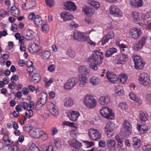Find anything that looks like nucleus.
I'll return each mask as SVG.
<instances>
[{
  "mask_svg": "<svg viewBox=\"0 0 151 151\" xmlns=\"http://www.w3.org/2000/svg\"><path fill=\"white\" fill-rule=\"evenodd\" d=\"M103 55L101 52L96 50L93 53L92 56L89 57L88 60L92 63L97 64L99 65L102 63Z\"/></svg>",
  "mask_w": 151,
  "mask_h": 151,
  "instance_id": "1",
  "label": "nucleus"
},
{
  "mask_svg": "<svg viewBox=\"0 0 151 151\" xmlns=\"http://www.w3.org/2000/svg\"><path fill=\"white\" fill-rule=\"evenodd\" d=\"M143 14L142 13H139L137 11H134L132 13L131 17L134 23L142 26L145 24V21L143 19Z\"/></svg>",
  "mask_w": 151,
  "mask_h": 151,
  "instance_id": "2",
  "label": "nucleus"
},
{
  "mask_svg": "<svg viewBox=\"0 0 151 151\" xmlns=\"http://www.w3.org/2000/svg\"><path fill=\"white\" fill-rule=\"evenodd\" d=\"M83 102L85 106L89 108H94L96 105L97 102L94 97L92 96H86Z\"/></svg>",
  "mask_w": 151,
  "mask_h": 151,
  "instance_id": "3",
  "label": "nucleus"
},
{
  "mask_svg": "<svg viewBox=\"0 0 151 151\" xmlns=\"http://www.w3.org/2000/svg\"><path fill=\"white\" fill-rule=\"evenodd\" d=\"M139 83L145 87H149L150 84V80L148 75L145 73H142L138 76Z\"/></svg>",
  "mask_w": 151,
  "mask_h": 151,
  "instance_id": "4",
  "label": "nucleus"
},
{
  "mask_svg": "<svg viewBox=\"0 0 151 151\" xmlns=\"http://www.w3.org/2000/svg\"><path fill=\"white\" fill-rule=\"evenodd\" d=\"M100 114L101 116L109 119H113L114 117L112 110L108 107H104L100 110Z\"/></svg>",
  "mask_w": 151,
  "mask_h": 151,
  "instance_id": "5",
  "label": "nucleus"
},
{
  "mask_svg": "<svg viewBox=\"0 0 151 151\" xmlns=\"http://www.w3.org/2000/svg\"><path fill=\"white\" fill-rule=\"evenodd\" d=\"M134 61L135 68L137 69H141L143 68L144 63L142 58L140 56L134 55L132 57Z\"/></svg>",
  "mask_w": 151,
  "mask_h": 151,
  "instance_id": "6",
  "label": "nucleus"
},
{
  "mask_svg": "<svg viewBox=\"0 0 151 151\" xmlns=\"http://www.w3.org/2000/svg\"><path fill=\"white\" fill-rule=\"evenodd\" d=\"M88 135L90 138L93 140H97L101 137V135L99 131L96 129H90L88 132Z\"/></svg>",
  "mask_w": 151,
  "mask_h": 151,
  "instance_id": "7",
  "label": "nucleus"
},
{
  "mask_svg": "<svg viewBox=\"0 0 151 151\" xmlns=\"http://www.w3.org/2000/svg\"><path fill=\"white\" fill-rule=\"evenodd\" d=\"M114 127V123L113 122H108L106 124L104 128V131L107 133L108 137L110 138L113 135Z\"/></svg>",
  "mask_w": 151,
  "mask_h": 151,
  "instance_id": "8",
  "label": "nucleus"
},
{
  "mask_svg": "<svg viewBox=\"0 0 151 151\" xmlns=\"http://www.w3.org/2000/svg\"><path fill=\"white\" fill-rule=\"evenodd\" d=\"M106 76L108 81L113 83H116L117 82L121 83L122 82V78H118L115 74L109 72L108 71L106 73Z\"/></svg>",
  "mask_w": 151,
  "mask_h": 151,
  "instance_id": "9",
  "label": "nucleus"
},
{
  "mask_svg": "<svg viewBox=\"0 0 151 151\" xmlns=\"http://www.w3.org/2000/svg\"><path fill=\"white\" fill-rule=\"evenodd\" d=\"M110 14L116 17H120L122 16V11L116 5H111L109 8Z\"/></svg>",
  "mask_w": 151,
  "mask_h": 151,
  "instance_id": "10",
  "label": "nucleus"
},
{
  "mask_svg": "<svg viewBox=\"0 0 151 151\" xmlns=\"http://www.w3.org/2000/svg\"><path fill=\"white\" fill-rule=\"evenodd\" d=\"M142 33V31L139 29L134 27L129 31V35L131 37L134 39L139 38Z\"/></svg>",
  "mask_w": 151,
  "mask_h": 151,
  "instance_id": "11",
  "label": "nucleus"
},
{
  "mask_svg": "<svg viewBox=\"0 0 151 151\" xmlns=\"http://www.w3.org/2000/svg\"><path fill=\"white\" fill-rule=\"evenodd\" d=\"M78 82L77 80L75 78H71L68 79L64 85L65 89L68 90L72 88Z\"/></svg>",
  "mask_w": 151,
  "mask_h": 151,
  "instance_id": "12",
  "label": "nucleus"
},
{
  "mask_svg": "<svg viewBox=\"0 0 151 151\" xmlns=\"http://www.w3.org/2000/svg\"><path fill=\"white\" fill-rule=\"evenodd\" d=\"M28 49L31 53L39 54L40 52L38 46L36 43H30L29 45Z\"/></svg>",
  "mask_w": 151,
  "mask_h": 151,
  "instance_id": "13",
  "label": "nucleus"
},
{
  "mask_svg": "<svg viewBox=\"0 0 151 151\" xmlns=\"http://www.w3.org/2000/svg\"><path fill=\"white\" fill-rule=\"evenodd\" d=\"M66 10H69L70 12H74L76 9V6L74 2L67 1L63 3Z\"/></svg>",
  "mask_w": 151,
  "mask_h": 151,
  "instance_id": "14",
  "label": "nucleus"
},
{
  "mask_svg": "<svg viewBox=\"0 0 151 151\" xmlns=\"http://www.w3.org/2000/svg\"><path fill=\"white\" fill-rule=\"evenodd\" d=\"M73 37L75 40L78 41L85 42L86 40V37L83 34L78 31L74 32L73 35Z\"/></svg>",
  "mask_w": 151,
  "mask_h": 151,
  "instance_id": "15",
  "label": "nucleus"
},
{
  "mask_svg": "<svg viewBox=\"0 0 151 151\" xmlns=\"http://www.w3.org/2000/svg\"><path fill=\"white\" fill-rule=\"evenodd\" d=\"M68 143L70 146L76 149H79L82 145L81 143L74 139H70L68 141Z\"/></svg>",
  "mask_w": 151,
  "mask_h": 151,
  "instance_id": "16",
  "label": "nucleus"
},
{
  "mask_svg": "<svg viewBox=\"0 0 151 151\" xmlns=\"http://www.w3.org/2000/svg\"><path fill=\"white\" fill-rule=\"evenodd\" d=\"M143 4L142 0H130L129 4L134 8L141 7Z\"/></svg>",
  "mask_w": 151,
  "mask_h": 151,
  "instance_id": "17",
  "label": "nucleus"
},
{
  "mask_svg": "<svg viewBox=\"0 0 151 151\" xmlns=\"http://www.w3.org/2000/svg\"><path fill=\"white\" fill-rule=\"evenodd\" d=\"M60 16L63 19L64 21L71 20L74 18L73 15L70 13L66 11L61 12Z\"/></svg>",
  "mask_w": 151,
  "mask_h": 151,
  "instance_id": "18",
  "label": "nucleus"
},
{
  "mask_svg": "<svg viewBox=\"0 0 151 151\" xmlns=\"http://www.w3.org/2000/svg\"><path fill=\"white\" fill-rule=\"evenodd\" d=\"M106 146L111 151H114L116 150V142L114 140L108 139L106 142Z\"/></svg>",
  "mask_w": 151,
  "mask_h": 151,
  "instance_id": "19",
  "label": "nucleus"
},
{
  "mask_svg": "<svg viewBox=\"0 0 151 151\" xmlns=\"http://www.w3.org/2000/svg\"><path fill=\"white\" fill-rule=\"evenodd\" d=\"M99 102L101 105H107V104L110 102V97L107 95L102 96L100 97Z\"/></svg>",
  "mask_w": 151,
  "mask_h": 151,
  "instance_id": "20",
  "label": "nucleus"
},
{
  "mask_svg": "<svg viewBox=\"0 0 151 151\" xmlns=\"http://www.w3.org/2000/svg\"><path fill=\"white\" fill-rule=\"evenodd\" d=\"M146 41V39L145 37H143L142 39L140 40L138 43L134 45V48L136 50H139L141 49L143 45L145 44Z\"/></svg>",
  "mask_w": 151,
  "mask_h": 151,
  "instance_id": "21",
  "label": "nucleus"
},
{
  "mask_svg": "<svg viewBox=\"0 0 151 151\" xmlns=\"http://www.w3.org/2000/svg\"><path fill=\"white\" fill-rule=\"evenodd\" d=\"M69 119L73 121H77L79 116V114L77 111H73L70 113L68 115Z\"/></svg>",
  "mask_w": 151,
  "mask_h": 151,
  "instance_id": "22",
  "label": "nucleus"
},
{
  "mask_svg": "<svg viewBox=\"0 0 151 151\" xmlns=\"http://www.w3.org/2000/svg\"><path fill=\"white\" fill-rule=\"evenodd\" d=\"M132 140V145L134 148L138 149L140 147L141 141L140 139L138 137H134Z\"/></svg>",
  "mask_w": 151,
  "mask_h": 151,
  "instance_id": "23",
  "label": "nucleus"
},
{
  "mask_svg": "<svg viewBox=\"0 0 151 151\" xmlns=\"http://www.w3.org/2000/svg\"><path fill=\"white\" fill-rule=\"evenodd\" d=\"M129 47L123 44V61L126 62L128 60L127 54L129 52Z\"/></svg>",
  "mask_w": 151,
  "mask_h": 151,
  "instance_id": "24",
  "label": "nucleus"
},
{
  "mask_svg": "<svg viewBox=\"0 0 151 151\" xmlns=\"http://www.w3.org/2000/svg\"><path fill=\"white\" fill-rule=\"evenodd\" d=\"M115 139L118 142V147L120 148L119 151H123V149H122L123 147L122 136V135H117L115 137Z\"/></svg>",
  "mask_w": 151,
  "mask_h": 151,
  "instance_id": "25",
  "label": "nucleus"
},
{
  "mask_svg": "<svg viewBox=\"0 0 151 151\" xmlns=\"http://www.w3.org/2000/svg\"><path fill=\"white\" fill-rule=\"evenodd\" d=\"M50 105L51 108L49 109L50 112L54 116H57L58 115V112L57 106L52 103H51Z\"/></svg>",
  "mask_w": 151,
  "mask_h": 151,
  "instance_id": "26",
  "label": "nucleus"
},
{
  "mask_svg": "<svg viewBox=\"0 0 151 151\" xmlns=\"http://www.w3.org/2000/svg\"><path fill=\"white\" fill-rule=\"evenodd\" d=\"M24 37L27 40H32L33 38V33L31 30L26 29L24 31Z\"/></svg>",
  "mask_w": 151,
  "mask_h": 151,
  "instance_id": "27",
  "label": "nucleus"
},
{
  "mask_svg": "<svg viewBox=\"0 0 151 151\" xmlns=\"http://www.w3.org/2000/svg\"><path fill=\"white\" fill-rule=\"evenodd\" d=\"M31 83L37 84L39 83L41 79V76L39 73H35L32 75L31 77Z\"/></svg>",
  "mask_w": 151,
  "mask_h": 151,
  "instance_id": "28",
  "label": "nucleus"
},
{
  "mask_svg": "<svg viewBox=\"0 0 151 151\" xmlns=\"http://www.w3.org/2000/svg\"><path fill=\"white\" fill-rule=\"evenodd\" d=\"M79 86L80 87H83L85 86L87 82V77L82 75L79 76Z\"/></svg>",
  "mask_w": 151,
  "mask_h": 151,
  "instance_id": "29",
  "label": "nucleus"
},
{
  "mask_svg": "<svg viewBox=\"0 0 151 151\" xmlns=\"http://www.w3.org/2000/svg\"><path fill=\"white\" fill-rule=\"evenodd\" d=\"M43 133V131L41 130L38 129H36L31 131L32 135L33 137L36 138H38L40 137V135Z\"/></svg>",
  "mask_w": 151,
  "mask_h": 151,
  "instance_id": "30",
  "label": "nucleus"
},
{
  "mask_svg": "<svg viewBox=\"0 0 151 151\" xmlns=\"http://www.w3.org/2000/svg\"><path fill=\"white\" fill-rule=\"evenodd\" d=\"M64 105L66 107H70L73 105V100L69 97H67L64 100Z\"/></svg>",
  "mask_w": 151,
  "mask_h": 151,
  "instance_id": "31",
  "label": "nucleus"
},
{
  "mask_svg": "<svg viewBox=\"0 0 151 151\" xmlns=\"http://www.w3.org/2000/svg\"><path fill=\"white\" fill-rule=\"evenodd\" d=\"M78 70L80 73L85 75H88L89 72V70L85 66H79Z\"/></svg>",
  "mask_w": 151,
  "mask_h": 151,
  "instance_id": "32",
  "label": "nucleus"
},
{
  "mask_svg": "<svg viewBox=\"0 0 151 151\" xmlns=\"http://www.w3.org/2000/svg\"><path fill=\"white\" fill-rule=\"evenodd\" d=\"M123 137H127L131 134L132 131V126H128V127H123Z\"/></svg>",
  "mask_w": 151,
  "mask_h": 151,
  "instance_id": "33",
  "label": "nucleus"
},
{
  "mask_svg": "<svg viewBox=\"0 0 151 151\" xmlns=\"http://www.w3.org/2000/svg\"><path fill=\"white\" fill-rule=\"evenodd\" d=\"M83 10L85 14L87 16L93 15L94 13V9L91 6H86Z\"/></svg>",
  "mask_w": 151,
  "mask_h": 151,
  "instance_id": "34",
  "label": "nucleus"
},
{
  "mask_svg": "<svg viewBox=\"0 0 151 151\" xmlns=\"http://www.w3.org/2000/svg\"><path fill=\"white\" fill-rule=\"evenodd\" d=\"M139 117L141 122H145L148 119V114L146 113L141 111L139 112Z\"/></svg>",
  "mask_w": 151,
  "mask_h": 151,
  "instance_id": "35",
  "label": "nucleus"
},
{
  "mask_svg": "<svg viewBox=\"0 0 151 151\" xmlns=\"http://www.w3.org/2000/svg\"><path fill=\"white\" fill-rule=\"evenodd\" d=\"M117 49L115 48H109L105 53V56L107 57L110 56L112 54L117 52Z\"/></svg>",
  "mask_w": 151,
  "mask_h": 151,
  "instance_id": "36",
  "label": "nucleus"
},
{
  "mask_svg": "<svg viewBox=\"0 0 151 151\" xmlns=\"http://www.w3.org/2000/svg\"><path fill=\"white\" fill-rule=\"evenodd\" d=\"M90 82L93 85L98 84L100 82V80L97 77L93 76L90 78Z\"/></svg>",
  "mask_w": 151,
  "mask_h": 151,
  "instance_id": "37",
  "label": "nucleus"
},
{
  "mask_svg": "<svg viewBox=\"0 0 151 151\" xmlns=\"http://www.w3.org/2000/svg\"><path fill=\"white\" fill-rule=\"evenodd\" d=\"M10 10L12 15L15 17L18 16L19 14V10L15 6H12Z\"/></svg>",
  "mask_w": 151,
  "mask_h": 151,
  "instance_id": "38",
  "label": "nucleus"
},
{
  "mask_svg": "<svg viewBox=\"0 0 151 151\" xmlns=\"http://www.w3.org/2000/svg\"><path fill=\"white\" fill-rule=\"evenodd\" d=\"M34 21L35 24L37 26L40 25L42 24V19L39 15L36 16L34 17Z\"/></svg>",
  "mask_w": 151,
  "mask_h": 151,
  "instance_id": "39",
  "label": "nucleus"
},
{
  "mask_svg": "<svg viewBox=\"0 0 151 151\" xmlns=\"http://www.w3.org/2000/svg\"><path fill=\"white\" fill-rule=\"evenodd\" d=\"M138 130L140 132V133L143 134L146 133L148 130V127L145 125H141L139 126L137 128Z\"/></svg>",
  "mask_w": 151,
  "mask_h": 151,
  "instance_id": "40",
  "label": "nucleus"
},
{
  "mask_svg": "<svg viewBox=\"0 0 151 151\" xmlns=\"http://www.w3.org/2000/svg\"><path fill=\"white\" fill-rule=\"evenodd\" d=\"M46 101L45 100H44V99H42V98H40V99L38 100V101L35 104V107H37L40 105L42 106L44 105L46 103Z\"/></svg>",
  "mask_w": 151,
  "mask_h": 151,
  "instance_id": "41",
  "label": "nucleus"
},
{
  "mask_svg": "<svg viewBox=\"0 0 151 151\" xmlns=\"http://www.w3.org/2000/svg\"><path fill=\"white\" fill-rule=\"evenodd\" d=\"M50 55V53L49 51H46L42 52V56L43 59H47L49 58Z\"/></svg>",
  "mask_w": 151,
  "mask_h": 151,
  "instance_id": "42",
  "label": "nucleus"
},
{
  "mask_svg": "<svg viewBox=\"0 0 151 151\" xmlns=\"http://www.w3.org/2000/svg\"><path fill=\"white\" fill-rule=\"evenodd\" d=\"M66 54L72 58L74 57L76 55V52L71 48H68L67 50Z\"/></svg>",
  "mask_w": 151,
  "mask_h": 151,
  "instance_id": "43",
  "label": "nucleus"
},
{
  "mask_svg": "<svg viewBox=\"0 0 151 151\" xmlns=\"http://www.w3.org/2000/svg\"><path fill=\"white\" fill-rule=\"evenodd\" d=\"M89 3L91 5L93 6L96 9L98 8L100 6L99 3L94 1H89Z\"/></svg>",
  "mask_w": 151,
  "mask_h": 151,
  "instance_id": "44",
  "label": "nucleus"
},
{
  "mask_svg": "<svg viewBox=\"0 0 151 151\" xmlns=\"http://www.w3.org/2000/svg\"><path fill=\"white\" fill-rule=\"evenodd\" d=\"M123 87L122 86H117L116 90V93L118 95L121 96L122 95Z\"/></svg>",
  "mask_w": 151,
  "mask_h": 151,
  "instance_id": "45",
  "label": "nucleus"
},
{
  "mask_svg": "<svg viewBox=\"0 0 151 151\" xmlns=\"http://www.w3.org/2000/svg\"><path fill=\"white\" fill-rule=\"evenodd\" d=\"M46 4L49 7H51L55 5L53 0H45Z\"/></svg>",
  "mask_w": 151,
  "mask_h": 151,
  "instance_id": "46",
  "label": "nucleus"
},
{
  "mask_svg": "<svg viewBox=\"0 0 151 151\" xmlns=\"http://www.w3.org/2000/svg\"><path fill=\"white\" fill-rule=\"evenodd\" d=\"M23 129L24 131L28 132L31 133V131L32 130L31 129V127L30 126L29 124H27L23 127Z\"/></svg>",
  "mask_w": 151,
  "mask_h": 151,
  "instance_id": "47",
  "label": "nucleus"
},
{
  "mask_svg": "<svg viewBox=\"0 0 151 151\" xmlns=\"http://www.w3.org/2000/svg\"><path fill=\"white\" fill-rule=\"evenodd\" d=\"M106 36L109 40L112 39L114 37V34L112 31H111L108 33Z\"/></svg>",
  "mask_w": 151,
  "mask_h": 151,
  "instance_id": "48",
  "label": "nucleus"
},
{
  "mask_svg": "<svg viewBox=\"0 0 151 151\" xmlns=\"http://www.w3.org/2000/svg\"><path fill=\"white\" fill-rule=\"evenodd\" d=\"M143 19L145 20L148 19L149 18H151V12H148L145 14H143Z\"/></svg>",
  "mask_w": 151,
  "mask_h": 151,
  "instance_id": "49",
  "label": "nucleus"
},
{
  "mask_svg": "<svg viewBox=\"0 0 151 151\" xmlns=\"http://www.w3.org/2000/svg\"><path fill=\"white\" fill-rule=\"evenodd\" d=\"M142 148L143 150L145 151H151V146L150 145H144Z\"/></svg>",
  "mask_w": 151,
  "mask_h": 151,
  "instance_id": "50",
  "label": "nucleus"
},
{
  "mask_svg": "<svg viewBox=\"0 0 151 151\" xmlns=\"http://www.w3.org/2000/svg\"><path fill=\"white\" fill-rule=\"evenodd\" d=\"M27 2V4L29 5L30 8L34 6L35 4V0H29V1Z\"/></svg>",
  "mask_w": 151,
  "mask_h": 151,
  "instance_id": "51",
  "label": "nucleus"
},
{
  "mask_svg": "<svg viewBox=\"0 0 151 151\" xmlns=\"http://www.w3.org/2000/svg\"><path fill=\"white\" fill-rule=\"evenodd\" d=\"M55 145L57 148H60V147L61 141L58 139H56L54 141Z\"/></svg>",
  "mask_w": 151,
  "mask_h": 151,
  "instance_id": "52",
  "label": "nucleus"
},
{
  "mask_svg": "<svg viewBox=\"0 0 151 151\" xmlns=\"http://www.w3.org/2000/svg\"><path fill=\"white\" fill-rule=\"evenodd\" d=\"M83 142L86 144V146L87 148L91 147L94 143L92 142H89L87 141H84Z\"/></svg>",
  "mask_w": 151,
  "mask_h": 151,
  "instance_id": "53",
  "label": "nucleus"
},
{
  "mask_svg": "<svg viewBox=\"0 0 151 151\" xmlns=\"http://www.w3.org/2000/svg\"><path fill=\"white\" fill-rule=\"evenodd\" d=\"M39 96L40 98H42V99L47 100V95L46 93L44 92L40 94Z\"/></svg>",
  "mask_w": 151,
  "mask_h": 151,
  "instance_id": "54",
  "label": "nucleus"
},
{
  "mask_svg": "<svg viewBox=\"0 0 151 151\" xmlns=\"http://www.w3.org/2000/svg\"><path fill=\"white\" fill-rule=\"evenodd\" d=\"M129 96L131 99L134 101L135 100L136 98L137 97V96L133 93H130L129 94Z\"/></svg>",
  "mask_w": 151,
  "mask_h": 151,
  "instance_id": "55",
  "label": "nucleus"
},
{
  "mask_svg": "<svg viewBox=\"0 0 151 151\" xmlns=\"http://www.w3.org/2000/svg\"><path fill=\"white\" fill-rule=\"evenodd\" d=\"M146 99L147 102L151 104V93H148L147 95Z\"/></svg>",
  "mask_w": 151,
  "mask_h": 151,
  "instance_id": "56",
  "label": "nucleus"
},
{
  "mask_svg": "<svg viewBox=\"0 0 151 151\" xmlns=\"http://www.w3.org/2000/svg\"><path fill=\"white\" fill-rule=\"evenodd\" d=\"M55 66L53 64H51L48 66V70L50 72H52L55 70Z\"/></svg>",
  "mask_w": 151,
  "mask_h": 151,
  "instance_id": "57",
  "label": "nucleus"
},
{
  "mask_svg": "<svg viewBox=\"0 0 151 151\" xmlns=\"http://www.w3.org/2000/svg\"><path fill=\"white\" fill-rule=\"evenodd\" d=\"M109 40V39L106 37V36H104L103 38L101 41L102 45H104L106 42H108Z\"/></svg>",
  "mask_w": 151,
  "mask_h": 151,
  "instance_id": "58",
  "label": "nucleus"
},
{
  "mask_svg": "<svg viewBox=\"0 0 151 151\" xmlns=\"http://www.w3.org/2000/svg\"><path fill=\"white\" fill-rule=\"evenodd\" d=\"M49 27L48 25L47 24H44L42 26V29L43 31L45 32H47L48 30Z\"/></svg>",
  "mask_w": 151,
  "mask_h": 151,
  "instance_id": "59",
  "label": "nucleus"
},
{
  "mask_svg": "<svg viewBox=\"0 0 151 151\" xmlns=\"http://www.w3.org/2000/svg\"><path fill=\"white\" fill-rule=\"evenodd\" d=\"M7 12L4 10L3 9H0V16L4 17V16L7 14Z\"/></svg>",
  "mask_w": 151,
  "mask_h": 151,
  "instance_id": "60",
  "label": "nucleus"
},
{
  "mask_svg": "<svg viewBox=\"0 0 151 151\" xmlns=\"http://www.w3.org/2000/svg\"><path fill=\"white\" fill-rule=\"evenodd\" d=\"M29 107L31 110L34 109L35 106V103L33 101H30L29 104Z\"/></svg>",
  "mask_w": 151,
  "mask_h": 151,
  "instance_id": "61",
  "label": "nucleus"
},
{
  "mask_svg": "<svg viewBox=\"0 0 151 151\" xmlns=\"http://www.w3.org/2000/svg\"><path fill=\"white\" fill-rule=\"evenodd\" d=\"M22 105H18L16 106V110L17 112H19L22 110Z\"/></svg>",
  "mask_w": 151,
  "mask_h": 151,
  "instance_id": "62",
  "label": "nucleus"
},
{
  "mask_svg": "<svg viewBox=\"0 0 151 151\" xmlns=\"http://www.w3.org/2000/svg\"><path fill=\"white\" fill-rule=\"evenodd\" d=\"M41 139L43 140H45L47 139V136L46 134V133H45L43 131V133L40 135V137Z\"/></svg>",
  "mask_w": 151,
  "mask_h": 151,
  "instance_id": "63",
  "label": "nucleus"
},
{
  "mask_svg": "<svg viewBox=\"0 0 151 151\" xmlns=\"http://www.w3.org/2000/svg\"><path fill=\"white\" fill-rule=\"evenodd\" d=\"M22 104V107H23L24 109L25 110L27 109L29 106V104L26 102H22L21 103Z\"/></svg>",
  "mask_w": 151,
  "mask_h": 151,
  "instance_id": "64",
  "label": "nucleus"
}]
</instances>
